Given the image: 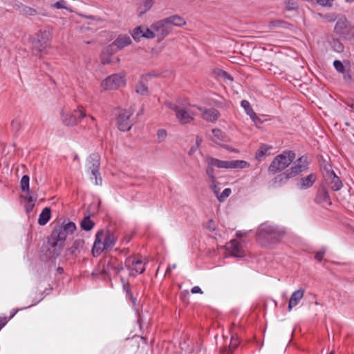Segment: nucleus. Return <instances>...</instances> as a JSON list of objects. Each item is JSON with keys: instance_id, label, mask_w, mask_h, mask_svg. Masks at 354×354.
<instances>
[{"instance_id": "27", "label": "nucleus", "mask_w": 354, "mask_h": 354, "mask_svg": "<svg viewBox=\"0 0 354 354\" xmlns=\"http://www.w3.org/2000/svg\"><path fill=\"white\" fill-rule=\"evenodd\" d=\"M315 201L317 203H328L330 204L329 195L326 188H322L318 191L317 195L315 198Z\"/></svg>"}, {"instance_id": "34", "label": "nucleus", "mask_w": 354, "mask_h": 354, "mask_svg": "<svg viewBox=\"0 0 354 354\" xmlns=\"http://www.w3.org/2000/svg\"><path fill=\"white\" fill-rule=\"evenodd\" d=\"M205 162L207 164V168H206V174L207 175L209 178V181L214 180L216 179L215 174H214V165H212L210 164V160L208 156L205 158Z\"/></svg>"}, {"instance_id": "2", "label": "nucleus", "mask_w": 354, "mask_h": 354, "mask_svg": "<svg viewBox=\"0 0 354 354\" xmlns=\"http://www.w3.org/2000/svg\"><path fill=\"white\" fill-rule=\"evenodd\" d=\"M165 105L175 112L176 118L182 124L191 122L196 115V110L202 111V108L195 105H184L178 102L167 101Z\"/></svg>"}, {"instance_id": "14", "label": "nucleus", "mask_w": 354, "mask_h": 354, "mask_svg": "<svg viewBox=\"0 0 354 354\" xmlns=\"http://www.w3.org/2000/svg\"><path fill=\"white\" fill-rule=\"evenodd\" d=\"M324 179L326 185L333 191H338L342 187V183L335 173H330Z\"/></svg>"}, {"instance_id": "24", "label": "nucleus", "mask_w": 354, "mask_h": 354, "mask_svg": "<svg viewBox=\"0 0 354 354\" xmlns=\"http://www.w3.org/2000/svg\"><path fill=\"white\" fill-rule=\"evenodd\" d=\"M154 1L151 0H142L138 6L137 12L139 17L148 12L153 6Z\"/></svg>"}, {"instance_id": "49", "label": "nucleus", "mask_w": 354, "mask_h": 354, "mask_svg": "<svg viewBox=\"0 0 354 354\" xmlns=\"http://www.w3.org/2000/svg\"><path fill=\"white\" fill-rule=\"evenodd\" d=\"M322 171L323 177L325 178L326 176H329L330 173H335L329 164H324L322 166Z\"/></svg>"}, {"instance_id": "9", "label": "nucleus", "mask_w": 354, "mask_h": 354, "mask_svg": "<svg viewBox=\"0 0 354 354\" xmlns=\"http://www.w3.org/2000/svg\"><path fill=\"white\" fill-rule=\"evenodd\" d=\"M48 33L46 31H40L32 39L33 49L41 53L48 47Z\"/></svg>"}, {"instance_id": "55", "label": "nucleus", "mask_w": 354, "mask_h": 354, "mask_svg": "<svg viewBox=\"0 0 354 354\" xmlns=\"http://www.w3.org/2000/svg\"><path fill=\"white\" fill-rule=\"evenodd\" d=\"M25 201H26V203H34L35 204V203L37 201V196L30 195V193L28 194V196H26L25 197Z\"/></svg>"}, {"instance_id": "63", "label": "nucleus", "mask_w": 354, "mask_h": 354, "mask_svg": "<svg viewBox=\"0 0 354 354\" xmlns=\"http://www.w3.org/2000/svg\"><path fill=\"white\" fill-rule=\"evenodd\" d=\"M192 293L196 294V293H203V291L201 288L199 286H194L191 290Z\"/></svg>"}, {"instance_id": "40", "label": "nucleus", "mask_w": 354, "mask_h": 354, "mask_svg": "<svg viewBox=\"0 0 354 354\" xmlns=\"http://www.w3.org/2000/svg\"><path fill=\"white\" fill-rule=\"evenodd\" d=\"M122 282L123 284V289L126 292V294H127V297L129 298L132 301L133 304H135L136 301V299L133 296V294L130 289L129 283L127 282H125L123 279H122Z\"/></svg>"}, {"instance_id": "3", "label": "nucleus", "mask_w": 354, "mask_h": 354, "mask_svg": "<svg viewBox=\"0 0 354 354\" xmlns=\"http://www.w3.org/2000/svg\"><path fill=\"white\" fill-rule=\"evenodd\" d=\"M295 158V153L292 151H285L277 156L268 167V171L276 174L288 167Z\"/></svg>"}, {"instance_id": "64", "label": "nucleus", "mask_w": 354, "mask_h": 354, "mask_svg": "<svg viewBox=\"0 0 354 354\" xmlns=\"http://www.w3.org/2000/svg\"><path fill=\"white\" fill-rule=\"evenodd\" d=\"M207 228L210 231H214L215 230V225L212 220H210L207 223Z\"/></svg>"}, {"instance_id": "41", "label": "nucleus", "mask_w": 354, "mask_h": 354, "mask_svg": "<svg viewBox=\"0 0 354 354\" xmlns=\"http://www.w3.org/2000/svg\"><path fill=\"white\" fill-rule=\"evenodd\" d=\"M288 26V24L282 20L272 21H270L268 24V27L270 29L277 28V27L287 28Z\"/></svg>"}, {"instance_id": "8", "label": "nucleus", "mask_w": 354, "mask_h": 354, "mask_svg": "<svg viewBox=\"0 0 354 354\" xmlns=\"http://www.w3.org/2000/svg\"><path fill=\"white\" fill-rule=\"evenodd\" d=\"M125 266L130 271V275L142 274L145 270V263L141 259L133 257L127 259Z\"/></svg>"}, {"instance_id": "37", "label": "nucleus", "mask_w": 354, "mask_h": 354, "mask_svg": "<svg viewBox=\"0 0 354 354\" xmlns=\"http://www.w3.org/2000/svg\"><path fill=\"white\" fill-rule=\"evenodd\" d=\"M131 36L136 41H139L141 38L144 37L143 26H138L133 29Z\"/></svg>"}, {"instance_id": "30", "label": "nucleus", "mask_w": 354, "mask_h": 354, "mask_svg": "<svg viewBox=\"0 0 354 354\" xmlns=\"http://www.w3.org/2000/svg\"><path fill=\"white\" fill-rule=\"evenodd\" d=\"M84 241L81 239H78L74 241L73 245L69 249L71 254L77 256L82 250H84Z\"/></svg>"}, {"instance_id": "54", "label": "nucleus", "mask_w": 354, "mask_h": 354, "mask_svg": "<svg viewBox=\"0 0 354 354\" xmlns=\"http://www.w3.org/2000/svg\"><path fill=\"white\" fill-rule=\"evenodd\" d=\"M167 135V131L165 129H159L157 132L158 139L160 142L165 140Z\"/></svg>"}, {"instance_id": "10", "label": "nucleus", "mask_w": 354, "mask_h": 354, "mask_svg": "<svg viewBox=\"0 0 354 354\" xmlns=\"http://www.w3.org/2000/svg\"><path fill=\"white\" fill-rule=\"evenodd\" d=\"M309 160L306 156H302L298 158L294 165L288 169L292 175L295 177L299 174L308 170Z\"/></svg>"}, {"instance_id": "59", "label": "nucleus", "mask_w": 354, "mask_h": 354, "mask_svg": "<svg viewBox=\"0 0 354 354\" xmlns=\"http://www.w3.org/2000/svg\"><path fill=\"white\" fill-rule=\"evenodd\" d=\"M35 206L34 203H26L25 205V210L26 213L29 214L33 209Z\"/></svg>"}, {"instance_id": "28", "label": "nucleus", "mask_w": 354, "mask_h": 354, "mask_svg": "<svg viewBox=\"0 0 354 354\" xmlns=\"http://www.w3.org/2000/svg\"><path fill=\"white\" fill-rule=\"evenodd\" d=\"M272 149V147H268L266 145H262L259 149L257 150L255 154V158L261 161L266 156H270V150Z\"/></svg>"}, {"instance_id": "4", "label": "nucleus", "mask_w": 354, "mask_h": 354, "mask_svg": "<svg viewBox=\"0 0 354 354\" xmlns=\"http://www.w3.org/2000/svg\"><path fill=\"white\" fill-rule=\"evenodd\" d=\"M85 116L86 113L82 106H79L73 112L70 111L68 109L64 108L60 112L61 120L66 126H74Z\"/></svg>"}, {"instance_id": "45", "label": "nucleus", "mask_w": 354, "mask_h": 354, "mask_svg": "<svg viewBox=\"0 0 354 354\" xmlns=\"http://www.w3.org/2000/svg\"><path fill=\"white\" fill-rule=\"evenodd\" d=\"M209 187L217 196L219 194L220 187L219 183L217 182L216 179L214 180L209 181Z\"/></svg>"}, {"instance_id": "20", "label": "nucleus", "mask_w": 354, "mask_h": 354, "mask_svg": "<svg viewBox=\"0 0 354 354\" xmlns=\"http://www.w3.org/2000/svg\"><path fill=\"white\" fill-rule=\"evenodd\" d=\"M48 243L50 245L48 248L50 258L55 259L60 254L64 245L61 243L53 241L52 240H50Z\"/></svg>"}, {"instance_id": "5", "label": "nucleus", "mask_w": 354, "mask_h": 354, "mask_svg": "<svg viewBox=\"0 0 354 354\" xmlns=\"http://www.w3.org/2000/svg\"><path fill=\"white\" fill-rule=\"evenodd\" d=\"M100 165V158L97 154H91L87 159V168L91 171V180L95 179L96 185H102V178L99 172Z\"/></svg>"}, {"instance_id": "58", "label": "nucleus", "mask_w": 354, "mask_h": 354, "mask_svg": "<svg viewBox=\"0 0 354 354\" xmlns=\"http://www.w3.org/2000/svg\"><path fill=\"white\" fill-rule=\"evenodd\" d=\"M221 77H223L225 80H228L230 82L233 81V77L227 73L226 71H222L221 72Z\"/></svg>"}, {"instance_id": "17", "label": "nucleus", "mask_w": 354, "mask_h": 354, "mask_svg": "<svg viewBox=\"0 0 354 354\" xmlns=\"http://www.w3.org/2000/svg\"><path fill=\"white\" fill-rule=\"evenodd\" d=\"M199 111L201 112L203 118L210 122L216 121L220 115L218 111L214 108L207 109H203L202 108V111Z\"/></svg>"}, {"instance_id": "23", "label": "nucleus", "mask_w": 354, "mask_h": 354, "mask_svg": "<svg viewBox=\"0 0 354 354\" xmlns=\"http://www.w3.org/2000/svg\"><path fill=\"white\" fill-rule=\"evenodd\" d=\"M103 240L104 241L106 249L113 247L117 241V235L111 231H107L106 234H104Z\"/></svg>"}, {"instance_id": "16", "label": "nucleus", "mask_w": 354, "mask_h": 354, "mask_svg": "<svg viewBox=\"0 0 354 354\" xmlns=\"http://www.w3.org/2000/svg\"><path fill=\"white\" fill-rule=\"evenodd\" d=\"M228 248L233 257H243L245 256L244 250L241 243L235 239L230 242Z\"/></svg>"}, {"instance_id": "38", "label": "nucleus", "mask_w": 354, "mask_h": 354, "mask_svg": "<svg viewBox=\"0 0 354 354\" xmlns=\"http://www.w3.org/2000/svg\"><path fill=\"white\" fill-rule=\"evenodd\" d=\"M241 106L244 109L246 114L250 116V118H254L255 112L252 109L250 106V104L247 100H242L241 102Z\"/></svg>"}, {"instance_id": "50", "label": "nucleus", "mask_w": 354, "mask_h": 354, "mask_svg": "<svg viewBox=\"0 0 354 354\" xmlns=\"http://www.w3.org/2000/svg\"><path fill=\"white\" fill-rule=\"evenodd\" d=\"M136 91L140 95H146L148 92L147 87L145 86L142 83H139L136 86Z\"/></svg>"}, {"instance_id": "47", "label": "nucleus", "mask_w": 354, "mask_h": 354, "mask_svg": "<svg viewBox=\"0 0 354 354\" xmlns=\"http://www.w3.org/2000/svg\"><path fill=\"white\" fill-rule=\"evenodd\" d=\"M333 66L335 68V70L339 72V73L344 74L345 73V67L344 64L342 63L339 60H335L333 62Z\"/></svg>"}, {"instance_id": "60", "label": "nucleus", "mask_w": 354, "mask_h": 354, "mask_svg": "<svg viewBox=\"0 0 354 354\" xmlns=\"http://www.w3.org/2000/svg\"><path fill=\"white\" fill-rule=\"evenodd\" d=\"M89 122H88V125H89V128H91V127H97V123L95 122V119L93 117V116H89Z\"/></svg>"}, {"instance_id": "52", "label": "nucleus", "mask_w": 354, "mask_h": 354, "mask_svg": "<svg viewBox=\"0 0 354 354\" xmlns=\"http://www.w3.org/2000/svg\"><path fill=\"white\" fill-rule=\"evenodd\" d=\"M239 344V342L238 340V338L235 337L234 335H232L231 337L230 344L229 346V348L231 351V352H233L234 349L238 346Z\"/></svg>"}, {"instance_id": "1", "label": "nucleus", "mask_w": 354, "mask_h": 354, "mask_svg": "<svg viewBox=\"0 0 354 354\" xmlns=\"http://www.w3.org/2000/svg\"><path fill=\"white\" fill-rule=\"evenodd\" d=\"M285 234L286 230L284 227L272 222L266 221L259 226L257 232V239L261 244L271 247L280 243Z\"/></svg>"}, {"instance_id": "12", "label": "nucleus", "mask_w": 354, "mask_h": 354, "mask_svg": "<svg viewBox=\"0 0 354 354\" xmlns=\"http://www.w3.org/2000/svg\"><path fill=\"white\" fill-rule=\"evenodd\" d=\"M316 180V174L312 173L306 177L297 179L296 186L300 189H307L313 186Z\"/></svg>"}, {"instance_id": "7", "label": "nucleus", "mask_w": 354, "mask_h": 354, "mask_svg": "<svg viewBox=\"0 0 354 354\" xmlns=\"http://www.w3.org/2000/svg\"><path fill=\"white\" fill-rule=\"evenodd\" d=\"M151 28L156 32V36L158 37L160 39H164L172 30L167 18L154 22Z\"/></svg>"}, {"instance_id": "15", "label": "nucleus", "mask_w": 354, "mask_h": 354, "mask_svg": "<svg viewBox=\"0 0 354 354\" xmlns=\"http://www.w3.org/2000/svg\"><path fill=\"white\" fill-rule=\"evenodd\" d=\"M304 292L305 290L304 288H299V290L292 292L290 296L288 306L289 311H291L294 307L299 304L301 299L304 297Z\"/></svg>"}, {"instance_id": "56", "label": "nucleus", "mask_w": 354, "mask_h": 354, "mask_svg": "<svg viewBox=\"0 0 354 354\" xmlns=\"http://www.w3.org/2000/svg\"><path fill=\"white\" fill-rule=\"evenodd\" d=\"M113 46H115V45H112L111 44L106 46L102 51L111 56L115 53V50L113 48Z\"/></svg>"}, {"instance_id": "35", "label": "nucleus", "mask_w": 354, "mask_h": 354, "mask_svg": "<svg viewBox=\"0 0 354 354\" xmlns=\"http://www.w3.org/2000/svg\"><path fill=\"white\" fill-rule=\"evenodd\" d=\"M80 225L82 230L89 231L94 227L95 223L89 216H85L81 221Z\"/></svg>"}, {"instance_id": "42", "label": "nucleus", "mask_w": 354, "mask_h": 354, "mask_svg": "<svg viewBox=\"0 0 354 354\" xmlns=\"http://www.w3.org/2000/svg\"><path fill=\"white\" fill-rule=\"evenodd\" d=\"M331 47L337 53H342L344 48V45L337 39L331 42Z\"/></svg>"}, {"instance_id": "46", "label": "nucleus", "mask_w": 354, "mask_h": 354, "mask_svg": "<svg viewBox=\"0 0 354 354\" xmlns=\"http://www.w3.org/2000/svg\"><path fill=\"white\" fill-rule=\"evenodd\" d=\"M144 37L147 39H153L156 36V32L151 28L149 29L147 27L143 26Z\"/></svg>"}, {"instance_id": "48", "label": "nucleus", "mask_w": 354, "mask_h": 354, "mask_svg": "<svg viewBox=\"0 0 354 354\" xmlns=\"http://www.w3.org/2000/svg\"><path fill=\"white\" fill-rule=\"evenodd\" d=\"M284 5L288 10H295L298 8L297 3L292 0H285Z\"/></svg>"}, {"instance_id": "61", "label": "nucleus", "mask_w": 354, "mask_h": 354, "mask_svg": "<svg viewBox=\"0 0 354 354\" xmlns=\"http://www.w3.org/2000/svg\"><path fill=\"white\" fill-rule=\"evenodd\" d=\"M251 120L254 122L256 126L262 123V120L254 114V118H251Z\"/></svg>"}, {"instance_id": "51", "label": "nucleus", "mask_w": 354, "mask_h": 354, "mask_svg": "<svg viewBox=\"0 0 354 354\" xmlns=\"http://www.w3.org/2000/svg\"><path fill=\"white\" fill-rule=\"evenodd\" d=\"M326 252V248L325 247L322 248L319 251H317L315 254V259L318 261H321Z\"/></svg>"}, {"instance_id": "26", "label": "nucleus", "mask_w": 354, "mask_h": 354, "mask_svg": "<svg viewBox=\"0 0 354 354\" xmlns=\"http://www.w3.org/2000/svg\"><path fill=\"white\" fill-rule=\"evenodd\" d=\"M167 19L169 22L171 28L173 26L181 27L186 24V20L183 17L177 15H171L167 17Z\"/></svg>"}, {"instance_id": "43", "label": "nucleus", "mask_w": 354, "mask_h": 354, "mask_svg": "<svg viewBox=\"0 0 354 354\" xmlns=\"http://www.w3.org/2000/svg\"><path fill=\"white\" fill-rule=\"evenodd\" d=\"M61 227L67 234H72L76 229V226L73 222H68Z\"/></svg>"}, {"instance_id": "18", "label": "nucleus", "mask_w": 354, "mask_h": 354, "mask_svg": "<svg viewBox=\"0 0 354 354\" xmlns=\"http://www.w3.org/2000/svg\"><path fill=\"white\" fill-rule=\"evenodd\" d=\"M123 270V267L120 263H117L115 259L109 261L106 265V268L102 270V272H106L109 274H118Z\"/></svg>"}, {"instance_id": "13", "label": "nucleus", "mask_w": 354, "mask_h": 354, "mask_svg": "<svg viewBox=\"0 0 354 354\" xmlns=\"http://www.w3.org/2000/svg\"><path fill=\"white\" fill-rule=\"evenodd\" d=\"M103 231L97 232L95 236V241L94 242L93 247L92 249V252L94 255H99L104 250H106L104 241L103 240Z\"/></svg>"}, {"instance_id": "6", "label": "nucleus", "mask_w": 354, "mask_h": 354, "mask_svg": "<svg viewBox=\"0 0 354 354\" xmlns=\"http://www.w3.org/2000/svg\"><path fill=\"white\" fill-rule=\"evenodd\" d=\"M125 84L126 81L122 74H113L102 82L101 87L104 91L116 90L124 86Z\"/></svg>"}, {"instance_id": "21", "label": "nucleus", "mask_w": 354, "mask_h": 354, "mask_svg": "<svg viewBox=\"0 0 354 354\" xmlns=\"http://www.w3.org/2000/svg\"><path fill=\"white\" fill-rule=\"evenodd\" d=\"M66 232L63 230L62 227L60 226L59 227L55 228L52 234H51V239L53 241H56L58 243H61L64 245V242L67 236Z\"/></svg>"}, {"instance_id": "39", "label": "nucleus", "mask_w": 354, "mask_h": 354, "mask_svg": "<svg viewBox=\"0 0 354 354\" xmlns=\"http://www.w3.org/2000/svg\"><path fill=\"white\" fill-rule=\"evenodd\" d=\"M52 7L57 9H65L71 12H73L71 7L68 6L67 1L65 0H59L52 5Z\"/></svg>"}, {"instance_id": "29", "label": "nucleus", "mask_w": 354, "mask_h": 354, "mask_svg": "<svg viewBox=\"0 0 354 354\" xmlns=\"http://www.w3.org/2000/svg\"><path fill=\"white\" fill-rule=\"evenodd\" d=\"M212 140L215 143H220L226 140L225 134L218 129H212V136L211 137Z\"/></svg>"}, {"instance_id": "57", "label": "nucleus", "mask_w": 354, "mask_h": 354, "mask_svg": "<svg viewBox=\"0 0 354 354\" xmlns=\"http://www.w3.org/2000/svg\"><path fill=\"white\" fill-rule=\"evenodd\" d=\"M346 104L348 108H349L350 111L354 112V100H349L346 102Z\"/></svg>"}, {"instance_id": "36", "label": "nucleus", "mask_w": 354, "mask_h": 354, "mask_svg": "<svg viewBox=\"0 0 354 354\" xmlns=\"http://www.w3.org/2000/svg\"><path fill=\"white\" fill-rule=\"evenodd\" d=\"M29 181L30 178L28 175L23 176L20 181L21 189L22 192L26 194H30Z\"/></svg>"}, {"instance_id": "25", "label": "nucleus", "mask_w": 354, "mask_h": 354, "mask_svg": "<svg viewBox=\"0 0 354 354\" xmlns=\"http://www.w3.org/2000/svg\"><path fill=\"white\" fill-rule=\"evenodd\" d=\"M348 21L345 17H339L335 24V31L338 35H342L343 31L348 28Z\"/></svg>"}, {"instance_id": "33", "label": "nucleus", "mask_w": 354, "mask_h": 354, "mask_svg": "<svg viewBox=\"0 0 354 354\" xmlns=\"http://www.w3.org/2000/svg\"><path fill=\"white\" fill-rule=\"evenodd\" d=\"M208 158L212 165H214V167L219 169H229L230 160H221L210 156H208Z\"/></svg>"}, {"instance_id": "62", "label": "nucleus", "mask_w": 354, "mask_h": 354, "mask_svg": "<svg viewBox=\"0 0 354 354\" xmlns=\"http://www.w3.org/2000/svg\"><path fill=\"white\" fill-rule=\"evenodd\" d=\"M317 2L322 6H330L331 3L328 0H318Z\"/></svg>"}, {"instance_id": "11", "label": "nucleus", "mask_w": 354, "mask_h": 354, "mask_svg": "<svg viewBox=\"0 0 354 354\" xmlns=\"http://www.w3.org/2000/svg\"><path fill=\"white\" fill-rule=\"evenodd\" d=\"M131 115L132 112L127 110H122L120 113L117 118V123L120 131H126L131 129V124L130 122L129 118Z\"/></svg>"}, {"instance_id": "32", "label": "nucleus", "mask_w": 354, "mask_h": 354, "mask_svg": "<svg viewBox=\"0 0 354 354\" xmlns=\"http://www.w3.org/2000/svg\"><path fill=\"white\" fill-rule=\"evenodd\" d=\"M50 218V209L48 207H45L41 214H39L38 218V223L41 225H46Z\"/></svg>"}, {"instance_id": "44", "label": "nucleus", "mask_w": 354, "mask_h": 354, "mask_svg": "<svg viewBox=\"0 0 354 354\" xmlns=\"http://www.w3.org/2000/svg\"><path fill=\"white\" fill-rule=\"evenodd\" d=\"M232 191L230 188H225L221 194L217 196L219 202H223L231 194Z\"/></svg>"}, {"instance_id": "31", "label": "nucleus", "mask_w": 354, "mask_h": 354, "mask_svg": "<svg viewBox=\"0 0 354 354\" xmlns=\"http://www.w3.org/2000/svg\"><path fill=\"white\" fill-rule=\"evenodd\" d=\"M250 163L245 160H230L229 169H245L250 167Z\"/></svg>"}, {"instance_id": "53", "label": "nucleus", "mask_w": 354, "mask_h": 354, "mask_svg": "<svg viewBox=\"0 0 354 354\" xmlns=\"http://www.w3.org/2000/svg\"><path fill=\"white\" fill-rule=\"evenodd\" d=\"M100 59L104 64H109L111 62V56L103 51L100 55Z\"/></svg>"}, {"instance_id": "22", "label": "nucleus", "mask_w": 354, "mask_h": 354, "mask_svg": "<svg viewBox=\"0 0 354 354\" xmlns=\"http://www.w3.org/2000/svg\"><path fill=\"white\" fill-rule=\"evenodd\" d=\"M294 176L290 172L288 169H287L285 172L277 175L273 179V183L276 185L281 186L282 185L286 184L290 178H293Z\"/></svg>"}, {"instance_id": "19", "label": "nucleus", "mask_w": 354, "mask_h": 354, "mask_svg": "<svg viewBox=\"0 0 354 354\" xmlns=\"http://www.w3.org/2000/svg\"><path fill=\"white\" fill-rule=\"evenodd\" d=\"M131 44V39L130 36L127 35H120L118 37L112 42V45H115L117 50L122 49L123 48L130 45Z\"/></svg>"}]
</instances>
